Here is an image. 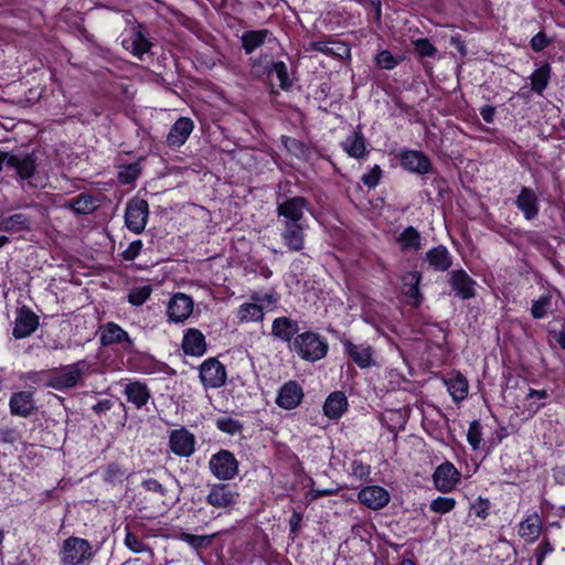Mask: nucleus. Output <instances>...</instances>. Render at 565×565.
Returning <instances> with one entry per match:
<instances>
[{"label": "nucleus", "instance_id": "nucleus-1", "mask_svg": "<svg viewBox=\"0 0 565 565\" xmlns=\"http://www.w3.org/2000/svg\"><path fill=\"white\" fill-rule=\"evenodd\" d=\"M249 76L264 78L270 85L274 93V77L279 82V87L288 90L292 86L287 65L284 62H274L273 52L249 55Z\"/></svg>", "mask_w": 565, "mask_h": 565}, {"label": "nucleus", "instance_id": "nucleus-2", "mask_svg": "<svg viewBox=\"0 0 565 565\" xmlns=\"http://www.w3.org/2000/svg\"><path fill=\"white\" fill-rule=\"evenodd\" d=\"M90 364L85 360L53 369L47 372L45 386L58 392H66L83 384L84 375L89 371Z\"/></svg>", "mask_w": 565, "mask_h": 565}, {"label": "nucleus", "instance_id": "nucleus-3", "mask_svg": "<svg viewBox=\"0 0 565 565\" xmlns=\"http://www.w3.org/2000/svg\"><path fill=\"white\" fill-rule=\"evenodd\" d=\"M292 349L301 359L315 362L327 355L329 347L318 333L307 331L295 338Z\"/></svg>", "mask_w": 565, "mask_h": 565}, {"label": "nucleus", "instance_id": "nucleus-4", "mask_svg": "<svg viewBox=\"0 0 565 565\" xmlns=\"http://www.w3.org/2000/svg\"><path fill=\"white\" fill-rule=\"evenodd\" d=\"M7 169L15 172L18 180L26 181L29 185H34L32 179L38 169V156L32 152H9Z\"/></svg>", "mask_w": 565, "mask_h": 565}, {"label": "nucleus", "instance_id": "nucleus-5", "mask_svg": "<svg viewBox=\"0 0 565 565\" xmlns=\"http://www.w3.org/2000/svg\"><path fill=\"white\" fill-rule=\"evenodd\" d=\"M93 556L92 545L79 537H68L63 542L61 559L64 565H82Z\"/></svg>", "mask_w": 565, "mask_h": 565}, {"label": "nucleus", "instance_id": "nucleus-6", "mask_svg": "<svg viewBox=\"0 0 565 565\" xmlns=\"http://www.w3.org/2000/svg\"><path fill=\"white\" fill-rule=\"evenodd\" d=\"M308 201L303 196L286 199L277 204V213L282 224L305 223V210Z\"/></svg>", "mask_w": 565, "mask_h": 565}, {"label": "nucleus", "instance_id": "nucleus-7", "mask_svg": "<svg viewBox=\"0 0 565 565\" xmlns=\"http://www.w3.org/2000/svg\"><path fill=\"white\" fill-rule=\"evenodd\" d=\"M149 205L146 200L135 198L127 203L125 212L126 226L134 233L140 234L147 224Z\"/></svg>", "mask_w": 565, "mask_h": 565}, {"label": "nucleus", "instance_id": "nucleus-8", "mask_svg": "<svg viewBox=\"0 0 565 565\" xmlns=\"http://www.w3.org/2000/svg\"><path fill=\"white\" fill-rule=\"evenodd\" d=\"M209 467L217 479L230 480L237 473L238 462L231 451L221 450L211 457Z\"/></svg>", "mask_w": 565, "mask_h": 565}, {"label": "nucleus", "instance_id": "nucleus-9", "mask_svg": "<svg viewBox=\"0 0 565 565\" xmlns=\"http://www.w3.org/2000/svg\"><path fill=\"white\" fill-rule=\"evenodd\" d=\"M249 320H263L264 311H273L278 301V296L273 288L266 291H253L249 296Z\"/></svg>", "mask_w": 565, "mask_h": 565}, {"label": "nucleus", "instance_id": "nucleus-10", "mask_svg": "<svg viewBox=\"0 0 565 565\" xmlns=\"http://www.w3.org/2000/svg\"><path fill=\"white\" fill-rule=\"evenodd\" d=\"M200 379L206 388L221 387L226 381L225 367L217 359L210 358L200 366Z\"/></svg>", "mask_w": 565, "mask_h": 565}, {"label": "nucleus", "instance_id": "nucleus-11", "mask_svg": "<svg viewBox=\"0 0 565 565\" xmlns=\"http://www.w3.org/2000/svg\"><path fill=\"white\" fill-rule=\"evenodd\" d=\"M460 479V471L450 461L439 465L433 475L435 488L444 493L452 491Z\"/></svg>", "mask_w": 565, "mask_h": 565}, {"label": "nucleus", "instance_id": "nucleus-12", "mask_svg": "<svg viewBox=\"0 0 565 565\" xmlns=\"http://www.w3.org/2000/svg\"><path fill=\"white\" fill-rule=\"evenodd\" d=\"M401 166L412 173L426 174L433 170L427 154L418 150H403L398 154Z\"/></svg>", "mask_w": 565, "mask_h": 565}, {"label": "nucleus", "instance_id": "nucleus-13", "mask_svg": "<svg viewBox=\"0 0 565 565\" xmlns=\"http://www.w3.org/2000/svg\"><path fill=\"white\" fill-rule=\"evenodd\" d=\"M193 300L190 296L178 292L168 302L167 315L171 322H183L193 312Z\"/></svg>", "mask_w": 565, "mask_h": 565}, {"label": "nucleus", "instance_id": "nucleus-14", "mask_svg": "<svg viewBox=\"0 0 565 565\" xmlns=\"http://www.w3.org/2000/svg\"><path fill=\"white\" fill-rule=\"evenodd\" d=\"M515 206L523 214L526 221H533L540 212V198L535 190L529 186H522L514 201Z\"/></svg>", "mask_w": 565, "mask_h": 565}, {"label": "nucleus", "instance_id": "nucleus-15", "mask_svg": "<svg viewBox=\"0 0 565 565\" xmlns=\"http://www.w3.org/2000/svg\"><path fill=\"white\" fill-rule=\"evenodd\" d=\"M359 501L372 510H381L391 500L390 492L380 486L363 487L358 494Z\"/></svg>", "mask_w": 565, "mask_h": 565}, {"label": "nucleus", "instance_id": "nucleus-16", "mask_svg": "<svg viewBox=\"0 0 565 565\" xmlns=\"http://www.w3.org/2000/svg\"><path fill=\"white\" fill-rule=\"evenodd\" d=\"M39 327L38 316L26 306L19 309L12 334L15 339L31 335Z\"/></svg>", "mask_w": 565, "mask_h": 565}, {"label": "nucleus", "instance_id": "nucleus-17", "mask_svg": "<svg viewBox=\"0 0 565 565\" xmlns=\"http://www.w3.org/2000/svg\"><path fill=\"white\" fill-rule=\"evenodd\" d=\"M449 285L456 295L463 300L471 299L476 295V281L463 269L449 273Z\"/></svg>", "mask_w": 565, "mask_h": 565}, {"label": "nucleus", "instance_id": "nucleus-18", "mask_svg": "<svg viewBox=\"0 0 565 565\" xmlns=\"http://www.w3.org/2000/svg\"><path fill=\"white\" fill-rule=\"evenodd\" d=\"M172 452L181 457H189L194 452L195 439L185 428L172 430L169 438Z\"/></svg>", "mask_w": 565, "mask_h": 565}, {"label": "nucleus", "instance_id": "nucleus-19", "mask_svg": "<svg viewBox=\"0 0 565 565\" xmlns=\"http://www.w3.org/2000/svg\"><path fill=\"white\" fill-rule=\"evenodd\" d=\"M305 223L282 224L281 239L290 252H300L305 246Z\"/></svg>", "mask_w": 565, "mask_h": 565}, {"label": "nucleus", "instance_id": "nucleus-20", "mask_svg": "<svg viewBox=\"0 0 565 565\" xmlns=\"http://www.w3.org/2000/svg\"><path fill=\"white\" fill-rule=\"evenodd\" d=\"M10 413L13 416L28 418L36 409L33 394L31 392L21 391L11 395L9 401Z\"/></svg>", "mask_w": 565, "mask_h": 565}, {"label": "nucleus", "instance_id": "nucleus-21", "mask_svg": "<svg viewBox=\"0 0 565 565\" xmlns=\"http://www.w3.org/2000/svg\"><path fill=\"white\" fill-rule=\"evenodd\" d=\"M248 47L249 55L256 54V51L262 47L266 52H274L278 47V41L268 29L249 30Z\"/></svg>", "mask_w": 565, "mask_h": 565}, {"label": "nucleus", "instance_id": "nucleus-22", "mask_svg": "<svg viewBox=\"0 0 565 565\" xmlns=\"http://www.w3.org/2000/svg\"><path fill=\"white\" fill-rule=\"evenodd\" d=\"M343 345L345 352L359 367L367 369L375 364L373 359L374 350L370 344H354L350 340H345Z\"/></svg>", "mask_w": 565, "mask_h": 565}, {"label": "nucleus", "instance_id": "nucleus-23", "mask_svg": "<svg viewBox=\"0 0 565 565\" xmlns=\"http://www.w3.org/2000/svg\"><path fill=\"white\" fill-rule=\"evenodd\" d=\"M302 397L301 386L295 381H289L279 390L276 403L285 409H292L300 404Z\"/></svg>", "mask_w": 565, "mask_h": 565}, {"label": "nucleus", "instance_id": "nucleus-24", "mask_svg": "<svg viewBox=\"0 0 565 565\" xmlns=\"http://www.w3.org/2000/svg\"><path fill=\"white\" fill-rule=\"evenodd\" d=\"M306 51L321 52L328 56H337L339 58H345L350 56V47L340 41L324 40L313 41L308 44Z\"/></svg>", "mask_w": 565, "mask_h": 565}, {"label": "nucleus", "instance_id": "nucleus-25", "mask_svg": "<svg viewBox=\"0 0 565 565\" xmlns=\"http://www.w3.org/2000/svg\"><path fill=\"white\" fill-rule=\"evenodd\" d=\"M182 349L186 355L202 356L206 352L204 334L198 329H188L182 339Z\"/></svg>", "mask_w": 565, "mask_h": 565}, {"label": "nucleus", "instance_id": "nucleus-26", "mask_svg": "<svg viewBox=\"0 0 565 565\" xmlns=\"http://www.w3.org/2000/svg\"><path fill=\"white\" fill-rule=\"evenodd\" d=\"M425 259L435 271H447L452 265V256L444 245L430 248L426 253Z\"/></svg>", "mask_w": 565, "mask_h": 565}, {"label": "nucleus", "instance_id": "nucleus-27", "mask_svg": "<svg viewBox=\"0 0 565 565\" xmlns=\"http://www.w3.org/2000/svg\"><path fill=\"white\" fill-rule=\"evenodd\" d=\"M193 121L190 118L181 117L171 127L167 143L171 147L182 146L193 130Z\"/></svg>", "mask_w": 565, "mask_h": 565}, {"label": "nucleus", "instance_id": "nucleus-28", "mask_svg": "<svg viewBox=\"0 0 565 565\" xmlns=\"http://www.w3.org/2000/svg\"><path fill=\"white\" fill-rule=\"evenodd\" d=\"M124 394L126 395L127 401L131 403L137 409L142 408L151 397L148 386L139 381L126 384Z\"/></svg>", "mask_w": 565, "mask_h": 565}, {"label": "nucleus", "instance_id": "nucleus-29", "mask_svg": "<svg viewBox=\"0 0 565 565\" xmlns=\"http://www.w3.org/2000/svg\"><path fill=\"white\" fill-rule=\"evenodd\" d=\"M420 280L422 273L417 270L408 271L402 276L403 285L406 288L404 294L411 299V305L415 307H418L424 299L419 289Z\"/></svg>", "mask_w": 565, "mask_h": 565}, {"label": "nucleus", "instance_id": "nucleus-30", "mask_svg": "<svg viewBox=\"0 0 565 565\" xmlns=\"http://www.w3.org/2000/svg\"><path fill=\"white\" fill-rule=\"evenodd\" d=\"M210 505L217 509H225L236 502V494L228 490L225 484H214L206 497Z\"/></svg>", "mask_w": 565, "mask_h": 565}, {"label": "nucleus", "instance_id": "nucleus-31", "mask_svg": "<svg viewBox=\"0 0 565 565\" xmlns=\"http://www.w3.org/2000/svg\"><path fill=\"white\" fill-rule=\"evenodd\" d=\"M98 206L99 199L88 193H81L65 203V207L72 210L77 215L90 214Z\"/></svg>", "mask_w": 565, "mask_h": 565}, {"label": "nucleus", "instance_id": "nucleus-32", "mask_svg": "<svg viewBox=\"0 0 565 565\" xmlns=\"http://www.w3.org/2000/svg\"><path fill=\"white\" fill-rule=\"evenodd\" d=\"M348 401L343 392L331 393L324 402L323 412L330 419H338L347 409Z\"/></svg>", "mask_w": 565, "mask_h": 565}, {"label": "nucleus", "instance_id": "nucleus-33", "mask_svg": "<svg viewBox=\"0 0 565 565\" xmlns=\"http://www.w3.org/2000/svg\"><path fill=\"white\" fill-rule=\"evenodd\" d=\"M271 332L274 337L289 342L299 332V324L288 317H279L273 321Z\"/></svg>", "mask_w": 565, "mask_h": 565}, {"label": "nucleus", "instance_id": "nucleus-34", "mask_svg": "<svg viewBox=\"0 0 565 565\" xmlns=\"http://www.w3.org/2000/svg\"><path fill=\"white\" fill-rule=\"evenodd\" d=\"M122 342L128 343V347L132 344L129 334L122 328L114 322H108L100 334V343L103 345H110Z\"/></svg>", "mask_w": 565, "mask_h": 565}, {"label": "nucleus", "instance_id": "nucleus-35", "mask_svg": "<svg viewBox=\"0 0 565 565\" xmlns=\"http://www.w3.org/2000/svg\"><path fill=\"white\" fill-rule=\"evenodd\" d=\"M397 243L404 252H417L422 248V235L414 226H407L397 237Z\"/></svg>", "mask_w": 565, "mask_h": 565}, {"label": "nucleus", "instance_id": "nucleus-36", "mask_svg": "<svg viewBox=\"0 0 565 565\" xmlns=\"http://www.w3.org/2000/svg\"><path fill=\"white\" fill-rule=\"evenodd\" d=\"M124 45L127 50H130L134 56L141 58L143 54L148 53L152 46V43L146 38L141 30H135L132 39L128 42L125 41Z\"/></svg>", "mask_w": 565, "mask_h": 565}, {"label": "nucleus", "instance_id": "nucleus-37", "mask_svg": "<svg viewBox=\"0 0 565 565\" xmlns=\"http://www.w3.org/2000/svg\"><path fill=\"white\" fill-rule=\"evenodd\" d=\"M550 78L551 65L548 63L541 64L530 76L532 90L542 95L548 85Z\"/></svg>", "mask_w": 565, "mask_h": 565}, {"label": "nucleus", "instance_id": "nucleus-38", "mask_svg": "<svg viewBox=\"0 0 565 565\" xmlns=\"http://www.w3.org/2000/svg\"><path fill=\"white\" fill-rule=\"evenodd\" d=\"M29 228L30 217L24 213H15L0 220V231L3 232L15 233Z\"/></svg>", "mask_w": 565, "mask_h": 565}, {"label": "nucleus", "instance_id": "nucleus-39", "mask_svg": "<svg viewBox=\"0 0 565 565\" xmlns=\"http://www.w3.org/2000/svg\"><path fill=\"white\" fill-rule=\"evenodd\" d=\"M445 383L454 401L460 402L467 397L468 381L462 375L458 374L454 377H450Z\"/></svg>", "mask_w": 565, "mask_h": 565}, {"label": "nucleus", "instance_id": "nucleus-40", "mask_svg": "<svg viewBox=\"0 0 565 565\" xmlns=\"http://www.w3.org/2000/svg\"><path fill=\"white\" fill-rule=\"evenodd\" d=\"M343 148L350 157H363L365 153V142L363 135L361 132L354 131L343 142Z\"/></svg>", "mask_w": 565, "mask_h": 565}, {"label": "nucleus", "instance_id": "nucleus-41", "mask_svg": "<svg viewBox=\"0 0 565 565\" xmlns=\"http://www.w3.org/2000/svg\"><path fill=\"white\" fill-rule=\"evenodd\" d=\"M519 533L522 537L534 542L541 534V521L539 515L534 514L525 519L520 524Z\"/></svg>", "mask_w": 565, "mask_h": 565}, {"label": "nucleus", "instance_id": "nucleus-42", "mask_svg": "<svg viewBox=\"0 0 565 565\" xmlns=\"http://www.w3.org/2000/svg\"><path fill=\"white\" fill-rule=\"evenodd\" d=\"M125 545L134 553H147L150 559H153L154 553L152 548L139 540L128 526H126Z\"/></svg>", "mask_w": 565, "mask_h": 565}, {"label": "nucleus", "instance_id": "nucleus-43", "mask_svg": "<svg viewBox=\"0 0 565 565\" xmlns=\"http://www.w3.org/2000/svg\"><path fill=\"white\" fill-rule=\"evenodd\" d=\"M125 478H127V470L118 462H111L104 469L103 479L107 483L121 482Z\"/></svg>", "mask_w": 565, "mask_h": 565}, {"label": "nucleus", "instance_id": "nucleus-44", "mask_svg": "<svg viewBox=\"0 0 565 565\" xmlns=\"http://www.w3.org/2000/svg\"><path fill=\"white\" fill-rule=\"evenodd\" d=\"M151 292L152 287L150 285L131 288L128 294V301L134 306H141L149 299Z\"/></svg>", "mask_w": 565, "mask_h": 565}, {"label": "nucleus", "instance_id": "nucleus-45", "mask_svg": "<svg viewBox=\"0 0 565 565\" xmlns=\"http://www.w3.org/2000/svg\"><path fill=\"white\" fill-rule=\"evenodd\" d=\"M213 535H194L190 533L182 532L179 535V539L185 543H188L190 546H192L195 550L205 547L211 544L212 540L214 539Z\"/></svg>", "mask_w": 565, "mask_h": 565}, {"label": "nucleus", "instance_id": "nucleus-46", "mask_svg": "<svg viewBox=\"0 0 565 565\" xmlns=\"http://www.w3.org/2000/svg\"><path fill=\"white\" fill-rule=\"evenodd\" d=\"M141 172L139 163H130L119 171L118 179L122 184H131L136 181Z\"/></svg>", "mask_w": 565, "mask_h": 565}, {"label": "nucleus", "instance_id": "nucleus-47", "mask_svg": "<svg viewBox=\"0 0 565 565\" xmlns=\"http://www.w3.org/2000/svg\"><path fill=\"white\" fill-rule=\"evenodd\" d=\"M551 306V296H542L534 300L531 307V315L534 319H542L546 316Z\"/></svg>", "mask_w": 565, "mask_h": 565}, {"label": "nucleus", "instance_id": "nucleus-48", "mask_svg": "<svg viewBox=\"0 0 565 565\" xmlns=\"http://www.w3.org/2000/svg\"><path fill=\"white\" fill-rule=\"evenodd\" d=\"M415 52L420 57H434L437 53L436 46L426 38L413 42Z\"/></svg>", "mask_w": 565, "mask_h": 565}, {"label": "nucleus", "instance_id": "nucleus-49", "mask_svg": "<svg viewBox=\"0 0 565 565\" xmlns=\"http://www.w3.org/2000/svg\"><path fill=\"white\" fill-rule=\"evenodd\" d=\"M455 505H456L455 499L447 498V497H438L431 501L429 508L431 511H434L436 513L445 514V513L450 512L455 508Z\"/></svg>", "mask_w": 565, "mask_h": 565}, {"label": "nucleus", "instance_id": "nucleus-50", "mask_svg": "<svg viewBox=\"0 0 565 565\" xmlns=\"http://www.w3.org/2000/svg\"><path fill=\"white\" fill-rule=\"evenodd\" d=\"M216 426L220 430H222L226 434H230V435H235L237 433H241L244 427L242 423H239L238 420H235L231 417L218 418L216 420Z\"/></svg>", "mask_w": 565, "mask_h": 565}, {"label": "nucleus", "instance_id": "nucleus-51", "mask_svg": "<svg viewBox=\"0 0 565 565\" xmlns=\"http://www.w3.org/2000/svg\"><path fill=\"white\" fill-rule=\"evenodd\" d=\"M482 427L479 420H472L469 425L467 439L472 449H478L482 440Z\"/></svg>", "mask_w": 565, "mask_h": 565}, {"label": "nucleus", "instance_id": "nucleus-52", "mask_svg": "<svg viewBox=\"0 0 565 565\" xmlns=\"http://www.w3.org/2000/svg\"><path fill=\"white\" fill-rule=\"evenodd\" d=\"M376 64L383 70H393L399 61L390 51L383 50L375 57Z\"/></svg>", "mask_w": 565, "mask_h": 565}, {"label": "nucleus", "instance_id": "nucleus-53", "mask_svg": "<svg viewBox=\"0 0 565 565\" xmlns=\"http://www.w3.org/2000/svg\"><path fill=\"white\" fill-rule=\"evenodd\" d=\"M381 175H382L381 168L379 166H374L370 170V172L365 173L362 177L361 180L364 183V185H366L370 189H374L379 184Z\"/></svg>", "mask_w": 565, "mask_h": 565}, {"label": "nucleus", "instance_id": "nucleus-54", "mask_svg": "<svg viewBox=\"0 0 565 565\" xmlns=\"http://www.w3.org/2000/svg\"><path fill=\"white\" fill-rule=\"evenodd\" d=\"M142 488L149 492L159 493L161 497L167 494V489L156 479L149 478L142 481Z\"/></svg>", "mask_w": 565, "mask_h": 565}, {"label": "nucleus", "instance_id": "nucleus-55", "mask_svg": "<svg viewBox=\"0 0 565 565\" xmlns=\"http://www.w3.org/2000/svg\"><path fill=\"white\" fill-rule=\"evenodd\" d=\"M489 500L481 498H479V500L471 507V510L473 511L475 515L481 519H486L489 515Z\"/></svg>", "mask_w": 565, "mask_h": 565}, {"label": "nucleus", "instance_id": "nucleus-56", "mask_svg": "<svg viewBox=\"0 0 565 565\" xmlns=\"http://www.w3.org/2000/svg\"><path fill=\"white\" fill-rule=\"evenodd\" d=\"M550 40L544 32H539L531 40V47L534 52H541L548 46Z\"/></svg>", "mask_w": 565, "mask_h": 565}, {"label": "nucleus", "instance_id": "nucleus-57", "mask_svg": "<svg viewBox=\"0 0 565 565\" xmlns=\"http://www.w3.org/2000/svg\"><path fill=\"white\" fill-rule=\"evenodd\" d=\"M552 551V544L547 540L542 541L535 552L536 565H542L546 554L551 553Z\"/></svg>", "mask_w": 565, "mask_h": 565}, {"label": "nucleus", "instance_id": "nucleus-58", "mask_svg": "<svg viewBox=\"0 0 565 565\" xmlns=\"http://www.w3.org/2000/svg\"><path fill=\"white\" fill-rule=\"evenodd\" d=\"M141 248V241H134L132 243H130L128 248L122 253V256L126 260H132L140 254Z\"/></svg>", "mask_w": 565, "mask_h": 565}, {"label": "nucleus", "instance_id": "nucleus-59", "mask_svg": "<svg viewBox=\"0 0 565 565\" xmlns=\"http://www.w3.org/2000/svg\"><path fill=\"white\" fill-rule=\"evenodd\" d=\"M495 107L491 105H484L480 108V116L487 124H492L494 120Z\"/></svg>", "mask_w": 565, "mask_h": 565}, {"label": "nucleus", "instance_id": "nucleus-60", "mask_svg": "<svg viewBox=\"0 0 565 565\" xmlns=\"http://www.w3.org/2000/svg\"><path fill=\"white\" fill-rule=\"evenodd\" d=\"M301 520H302V514L300 512L294 511L291 514V518L289 520V526H290L291 533H294V534L298 533Z\"/></svg>", "mask_w": 565, "mask_h": 565}, {"label": "nucleus", "instance_id": "nucleus-61", "mask_svg": "<svg viewBox=\"0 0 565 565\" xmlns=\"http://www.w3.org/2000/svg\"><path fill=\"white\" fill-rule=\"evenodd\" d=\"M111 406H113V403L110 399H103L93 406V411L97 415H102V414H105L106 412H108L111 408Z\"/></svg>", "mask_w": 565, "mask_h": 565}, {"label": "nucleus", "instance_id": "nucleus-62", "mask_svg": "<svg viewBox=\"0 0 565 565\" xmlns=\"http://www.w3.org/2000/svg\"><path fill=\"white\" fill-rule=\"evenodd\" d=\"M550 337L565 350V323L559 331H550Z\"/></svg>", "mask_w": 565, "mask_h": 565}, {"label": "nucleus", "instance_id": "nucleus-63", "mask_svg": "<svg viewBox=\"0 0 565 565\" xmlns=\"http://www.w3.org/2000/svg\"><path fill=\"white\" fill-rule=\"evenodd\" d=\"M450 43H451L452 46H455L458 50V52L461 55H466L467 54V49H466L465 41L461 39L460 35L451 36Z\"/></svg>", "mask_w": 565, "mask_h": 565}, {"label": "nucleus", "instance_id": "nucleus-64", "mask_svg": "<svg viewBox=\"0 0 565 565\" xmlns=\"http://www.w3.org/2000/svg\"><path fill=\"white\" fill-rule=\"evenodd\" d=\"M352 471L356 476H364L369 472L367 467H365L361 461L354 460L352 462Z\"/></svg>", "mask_w": 565, "mask_h": 565}]
</instances>
